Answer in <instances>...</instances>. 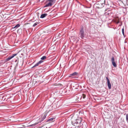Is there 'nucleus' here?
Instances as JSON below:
<instances>
[{
  "instance_id": "obj_19",
  "label": "nucleus",
  "mask_w": 128,
  "mask_h": 128,
  "mask_svg": "<svg viewBox=\"0 0 128 128\" xmlns=\"http://www.w3.org/2000/svg\"><path fill=\"white\" fill-rule=\"evenodd\" d=\"M50 2H51L52 3L53 2L54 0H48Z\"/></svg>"
},
{
  "instance_id": "obj_21",
  "label": "nucleus",
  "mask_w": 128,
  "mask_h": 128,
  "mask_svg": "<svg viewBox=\"0 0 128 128\" xmlns=\"http://www.w3.org/2000/svg\"><path fill=\"white\" fill-rule=\"evenodd\" d=\"M106 78L107 80V82H110L109 80L108 79V78L107 77H106Z\"/></svg>"
},
{
  "instance_id": "obj_5",
  "label": "nucleus",
  "mask_w": 128,
  "mask_h": 128,
  "mask_svg": "<svg viewBox=\"0 0 128 128\" xmlns=\"http://www.w3.org/2000/svg\"><path fill=\"white\" fill-rule=\"evenodd\" d=\"M80 34H81V37L82 38H83L84 37V32L82 28L80 30Z\"/></svg>"
},
{
  "instance_id": "obj_13",
  "label": "nucleus",
  "mask_w": 128,
  "mask_h": 128,
  "mask_svg": "<svg viewBox=\"0 0 128 128\" xmlns=\"http://www.w3.org/2000/svg\"><path fill=\"white\" fill-rule=\"evenodd\" d=\"M20 25L19 24H17L16 26L14 27V28H16L20 26Z\"/></svg>"
},
{
  "instance_id": "obj_20",
  "label": "nucleus",
  "mask_w": 128,
  "mask_h": 128,
  "mask_svg": "<svg viewBox=\"0 0 128 128\" xmlns=\"http://www.w3.org/2000/svg\"><path fill=\"white\" fill-rule=\"evenodd\" d=\"M46 115H47L46 114H45L44 115V117H43V119H44L46 117Z\"/></svg>"
},
{
  "instance_id": "obj_24",
  "label": "nucleus",
  "mask_w": 128,
  "mask_h": 128,
  "mask_svg": "<svg viewBox=\"0 0 128 128\" xmlns=\"http://www.w3.org/2000/svg\"><path fill=\"white\" fill-rule=\"evenodd\" d=\"M16 60L15 61V62H16Z\"/></svg>"
},
{
  "instance_id": "obj_14",
  "label": "nucleus",
  "mask_w": 128,
  "mask_h": 128,
  "mask_svg": "<svg viewBox=\"0 0 128 128\" xmlns=\"http://www.w3.org/2000/svg\"><path fill=\"white\" fill-rule=\"evenodd\" d=\"M46 58V56H44L42 57L41 59L42 60H44Z\"/></svg>"
},
{
  "instance_id": "obj_4",
  "label": "nucleus",
  "mask_w": 128,
  "mask_h": 128,
  "mask_svg": "<svg viewBox=\"0 0 128 128\" xmlns=\"http://www.w3.org/2000/svg\"><path fill=\"white\" fill-rule=\"evenodd\" d=\"M17 55V54H12L11 56H10L8 58L6 59L7 61H8L13 58L14 56H16Z\"/></svg>"
},
{
  "instance_id": "obj_2",
  "label": "nucleus",
  "mask_w": 128,
  "mask_h": 128,
  "mask_svg": "<svg viewBox=\"0 0 128 128\" xmlns=\"http://www.w3.org/2000/svg\"><path fill=\"white\" fill-rule=\"evenodd\" d=\"M111 62H112V64L113 66L114 67H116L117 66L116 64V63L114 61V57H112V58H111Z\"/></svg>"
},
{
  "instance_id": "obj_6",
  "label": "nucleus",
  "mask_w": 128,
  "mask_h": 128,
  "mask_svg": "<svg viewBox=\"0 0 128 128\" xmlns=\"http://www.w3.org/2000/svg\"><path fill=\"white\" fill-rule=\"evenodd\" d=\"M43 61L41 60L39 62H38L36 64H35L34 66L32 67V68H34L36 66H38Z\"/></svg>"
},
{
  "instance_id": "obj_10",
  "label": "nucleus",
  "mask_w": 128,
  "mask_h": 128,
  "mask_svg": "<svg viewBox=\"0 0 128 128\" xmlns=\"http://www.w3.org/2000/svg\"><path fill=\"white\" fill-rule=\"evenodd\" d=\"M78 74V73L77 72H74V73H73L71 74H70V75L71 76H77Z\"/></svg>"
},
{
  "instance_id": "obj_9",
  "label": "nucleus",
  "mask_w": 128,
  "mask_h": 128,
  "mask_svg": "<svg viewBox=\"0 0 128 128\" xmlns=\"http://www.w3.org/2000/svg\"><path fill=\"white\" fill-rule=\"evenodd\" d=\"M48 14H42L40 16V18H44L47 16Z\"/></svg>"
},
{
  "instance_id": "obj_23",
  "label": "nucleus",
  "mask_w": 128,
  "mask_h": 128,
  "mask_svg": "<svg viewBox=\"0 0 128 128\" xmlns=\"http://www.w3.org/2000/svg\"><path fill=\"white\" fill-rule=\"evenodd\" d=\"M72 77V78H75V77Z\"/></svg>"
},
{
  "instance_id": "obj_16",
  "label": "nucleus",
  "mask_w": 128,
  "mask_h": 128,
  "mask_svg": "<svg viewBox=\"0 0 128 128\" xmlns=\"http://www.w3.org/2000/svg\"><path fill=\"white\" fill-rule=\"evenodd\" d=\"M38 22H37L36 23H35L33 25V26H36L38 24Z\"/></svg>"
},
{
  "instance_id": "obj_7",
  "label": "nucleus",
  "mask_w": 128,
  "mask_h": 128,
  "mask_svg": "<svg viewBox=\"0 0 128 128\" xmlns=\"http://www.w3.org/2000/svg\"><path fill=\"white\" fill-rule=\"evenodd\" d=\"M52 5V4L51 2H49V3H48L46 5L44 6V7H47L48 6H51Z\"/></svg>"
},
{
  "instance_id": "obj_3",
  "label": "nucleus",
  "mask_w": 128,
  "mask_h": 128,
  "mask_svg": "<svg viewBox=\"0 0 128 128\" xmlns=\"http://www.w3.org/2000/svg\"><path fill=\"white\" fill-rule=\"evenodd\" d=\"M17 55V54H12L11 56H10L8 58L6 59L7 61H8L13 58L14 56H16Z\"/></svg>"
},
{
  "instance_id": "obj_15",
  "label": "nucleus",
  "mask_w": 128,
  "mask_h": 128,
  "mask_svg": "<svg viewBox=\"0 0 128 128\" xmlns=\"http://www.w3.org/2000/svg\"><path fill=\"white\" fill-rule=\"evenodd\" d=\"M54 118H50L48 120V121L50 122H52V120H54Z\"/></svg>"
},
{
  "instance_id": "obj_12",
  "label": "nucleus",
  "mask_w": 128,
  "mask_h": 128,
  "mask_svg": "<svg viewBox=\"0 0 128 128\" xmlns=\"http://www.w3.org/2000/svg\"><path fill=\"white\" fill-rule=\"evenodd\" d=\"M38 124V123H35V124H32L30 125H28V126L31 127V126H34L35 125H36V124Z\"/></svg>"
},
{
  "instance_id": "obj_22",
  "label": "nucleus",
  "mask_w": 128,
  "mask_h": 128,
  "mask_svg": "<svg viewBox=\"0 0 128 128\" xmlns=\"http://www.w3.org/2000/svg\"><path fill=\"white\" fill-rule=\"evenodd\" d=\"M126 120H128V114L126 115Z\"/></svg>"
},
{
  "instance_id": "obj_18",
  "label": "nucleus",
  "mask_w": 128,
  "mask_h": 128,
  "mask_svg": "<svg viewBox=\"0 0 128 128\" xmlns=\"http://www.w3.org/2000/svg\"><path fill=\"white\" fill-rule=\"evenodd\" d=\"M82 97L83 98H84L85 97H86V95H85L84 94H82Z\"/></svg>"
},
{
  "instance_id": "obj_17",
  "label": "nucleus",
  "mask_w": 128,
  "mask_h": 128,
  "mask_svg": "<svg viewBox=\"0 0 128 128\" xmlns=\"http://www.w3.org/2000/svg\"><path fill=\"white\" fill-rule=\"evenodd\" d=\"M122 33L123 35H124V28L122 29Z\"/></svg>"
},
{
  "instance_id": "obj_8",
  "label": "nucleus",
  "mask_w": 128,
  "mask_h": 128,
  "mask_svg": "<svg viewBox=\"0 0 128 128\" xmlns=\"http://www.w3.org/2000/svg\"><path fill=\"white\" fill-rule=\"evenodd\" d=\"M113 20L114 21V22H115L116 24H118L119 22V19L118 17L116 18L115 19H114Z\"/></svg>"
},
{
  "instance_id": "obj_1",
  "label": "nucleus",
  "mask_w": 128,
  "mask_h": 128,
  "mask_svg": "<svg viewBox=\"0 0 128 128\" xmlns=\"http://www.w3.org/2000/svg\"><path fill=\"white\" fill-rule=\"evenodd\" d=\"M82 120V119L81 118L77 119L74 121H72V124L74 126L77 127L78 128H80L82 126V124L81 123Z\"/></svg>"
},
{
  "instance_id": "obj_11",
  "label": "nucleus",
  "mask_w": 128,
  "mask_h": 128,
  "mask_svg": "<svg viewBox=\"0 0 128 128\" xmlns=\"http://www.w3.org/2000/svg\"><path fill=\"white\" fill-rule=\"evenodd\" d=\"M108 86V88L109 89H110L111 88V84H110V82H107Z\"/></svg>"
},
{
  "instance_id": "obj_25",
  "label": "nucleus",
  "mask_w": 128,
  "mask_h": 128,
  "mask_svg": "<svg viewBox=\"0 0 128 128\" xmlns=\"http://www.w3.org/2000/svg\"><path fill=\"white\" fill-rule=\"evenodd\" d=\"M16 60L15 61V62H16Z\"/></svg>"
}]
</instances>
